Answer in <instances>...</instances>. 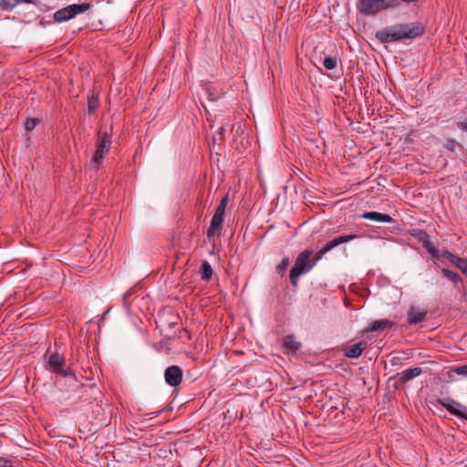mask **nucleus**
Segmentation results:
<instances>
[{
    "label": "nucleus",
    "instance_id": "1",
    "mask_svg": "<svg viewBox=\"0 0 467 467\" xmlns=\"http://www.w3.org/2000/svg\"><path fill=\"white\" fill-rule=\"evenodd\" d=\"M424 33V26L420 22L399 23L386 26L376 33L380 43H392L404 39H414Z\"/></svg>",
    "mask_w": 467,
    "mask_h": 467
},
{
    "label": "nucleus",
    "instance_id": "2",
    "mask_svg": "<svg viewBox=\"0 0 467 467\" xmlns=\"http://www.w3.org/2000/svg\"><path fill=\"white\" fill-rule=\"evenodd\" d=\"M313 252L306 249L296 257L294 266L290 270V281L293 285H296L300 275L308 273L319 261L317 260V254L311 259Z\"/></svg>",
    "mask_w": 467,
    "mask_h": 467
},
{
    "label": "nucleus",
    "instance_id": "3",
    "mask_svg": "<svg viewBox=\"0 0 467 467\" xmlns=\"http://www.w3.org/2000/svg\"><path fill=\"white\" fill-rule=\"evenodd\" d=\"M89 3L72 4L54 13L53 18L56 23L67 22L79 14L85 13L90 8Z\"/></svg>",
    "mask_w": 467,
    "mask_h": 467
},
{
    "label": "nucleus",
    "instance_id": "4",
    "mask_svg": "<svg viewBox=\"0 0 467 467\" xmlns=\"http://www.w3.org/2000/svg\"><path fill=\"white\" fill-rule=\"evenodd\" d=\"M46 368L48 371L60 375L62 377H72L76 379L72 369L66 367V360L64 356L60 355L57 352H54L48 357Z\"/></svg>",
    "mask_w": 467,
    "mask_h": 467
},
{
    "label": "nucleus",
    "instance_id": "5",
    "mask_svg": "<svg viewBox=\"0 0 467 467\" xmlns=\"http://www.w3.org/2000/svg\"><path fill=\"white\" fill-rule=\"evenodd\" d=\"M438 403L444 407L451 415L467 420V408L451 398H443L438 400Z\"/></svg>",
    "mask_w": 467,
    "mask_h": 467
},
{
    "label": "nucleus",
    "instance_id": "6",
    "mask_svg": "<svg viewBox=\"0 0 467 467\" xmlns=\"http://www.w3.org/2000/svg\"><path fill=\"white\" fill-rule=\"evenodd\" d=\"M111 146V138L107 132H104L100 135L99 140L98 141L97 150L92 157V163L99 164L104 155L109 152Z\"/></svg>",
    "mask_w": 467,
    "mask_h": 467
},
{
    "label": "nucleus",
    "instance_id": "7",
    "mask_svg": "<svg viewBox=\"0 0 467 467\" xmlns=\"http://www.w3.org/2000/svg\"><path fill=\"white\" fill-rule=\"evenodd\" d=\"M358 238L357 234H348L341 235L336 237L329 242H327L317 253V260H321L322 257L328 252H330L335 247L338 246L341 244L348 243L354 239Z\"/></svg>",
    "mask_w": 467,
    "mask_h": 467
},
{
    "label": "nucleus",
    "instance_id": "8",
    "mask_svg": "<svg viewBox=\"0 0 467 467\" xmlns=\"http://www.w3.org/2000/svg\"><path fill=\"white\" fill-rule=\"evenodd\" d=\"M182 369L177 365L170 366L164 371L165 382L171 387L180 385L182 380Z\"/></svg>",
    "mask_w": 467,
    "mask_h": 467
},
{
    "label": "nucleus",
    "instance_id": "9",
    "mask_svg": "<svg viewBox=\"0 0 467 467\" xmlns=\"http://www.w3.org/2000/svg\"><path fill=\"white\" fill-rule=\"evenodd\" d=\"M357 8L360 14L365 16H374L379 13L376 0H359Z\"/></svg>",
    "mask_w": 467,
    "mask_h": 467
},
{
    "label": "nucleus",
    "instance_id": "10",
    "mask_svg": "<svg viewBox=\"0 0 467 467\" xmlns=\"http://www.w3.org/2000/svg\"><path fill=\"white\" fill-rule=\"evenodd\" d=\"M367 347L368 343L366 341H359L348 348H344V356L348 358H358L362 355Z\"/></svg>",
    "mask_w": 467,
    "mask_h": 467
},
{
    "label": "nucleus",
    "instance_id": "11",
    "mask_svg": "<svg viewBox=\"0 0 467 467\" xmlns=\"http://www.w3.org/2000/svg\"><path fill=\"white\" fill-rule=\"evenodd\" d=\"M428 314L426 309H420L415 306H411L408 311V323L410 325H416L422 322Z\"/></svg>",
    "mask_w": 467,
    "mask_h": 467
},
{
    "label": "nucleus",
    "instance_id": "12",
    "mask_svg": "<svg viewBox=\"0 0 467 467\" xmlns=\"http://www.w3.org/2000/svg\"><path fill=\"white\" fill-rule=\"evenodd\" d=\"M361 217L363 219L378 222V223H392L393 218L386 213H381L379 212H366L362 213Z\"/></svg>",
    "mask_w": 467,
    "mask_h": 467
},
{
    "label": "nucleus",
    "instance_id": "13",
    "mask_svg": "<svg viewBox=\"0 0 467 467\" xmlns=\"http://www.w3.org/2000/svg\"><path fill=\"white\" fill-rule=\"evenodd\" d=\"M422 373L420 367L410 368L402 371L400 379V383H406Z\"/></svg>",
    "mask_w": 467,
    "mask_h": 467
},
{
    "label": "nucleus",
    "instance_id": "14",
    "mask_svg": "<svg viewBox=\"0 0 467 467\" xmlns=\"http://www.w3.org/2000/svg\"><path fill=\"white\" fill-rule=\"evenodd\" d=\"M284 347L288 351L296 352L301 348V343L293 335H288L284 338Z\"/></svg>",
    "mask_w": 467,
    "mask_h": 467
},
{
    "label": "nucleus",
    "instance_id": "15",
    "mask_svg": "<svg viewBox=\"0 0 467 467\" xmlns=\"http://www.w3.org/2000/svg\"><path fill=\"white\" fill-rule=\"evenodd\" d=\"M392 322L388 319L375 321L372 326L367 329V332L381 331L386 327H391Z\"/></svg>",
    "mask_w": 467,
    "mask_h": 467
},
{
    "label": "nucleus",
    "instance_id": "16",
    "mask_svg": "<svg viewBox=\"0 0 467 467\" xmlns=\"http://www.w3.org/2000/svg\"><path fill=\"white\" fill-rule=\"evenodd\" d=\"M441 272L443 275L449 279L450 281L453 282L454 285H459L460 283H462V277L455 272H452L447 268H442Z\"/></svg>",
    "mask_w": 467,
    "mask_h": 467
},
{
    "label": "nucleus",
    "instance_id": "17",
    "mask_svg": "<svg viewBox=\"0 0 467 467\" xmlns=\"http://www.w3.org/2000/svg\"><path fill=\"white\" fill-rule=\"evenodd\" d=\"M416 239H418L423 246L430 243V235L424 230H413L411 234Z\"/></svg>",
    "mask_w": 467,
    "mask_h": 467
},
{
    "label": "nucleus",
    "instance_id": "18",
    "mask_svg": "<svg viewBox=\"0 0 467 467\" xmlns=\"http://www.w3.org/2000/svg\"><path fill=\"white\" fill-rule=\"evenodd\" d=\"M213 268L209 262L203 261L201 265V275L203 280H209L213 275Z\"/></svg>",
    "mask_w": 467,
    "mask_h": 467
},
{
    "label": "nucleus",
    "instance_id": "19",
    "mask_svg": "<svg viewBox=\"0 0 467 467\" xmlns=\"http://www.w3.org/2000/svg\"><path fill=\"white\" fill-rule=\"evenodd\" d=\"M99 106V100L97 95L92 93L88 97V110L89 113L94 112Z\"/></svg>",
    "mask_w": 467,
    "mask_h": 467
},
{
    "label": "nucleus",
    "instance_id": "20",
    "mask_svg": "<svg viewBox=\"0 0 467 467\" xmlns=\"http://www.w3.org/2000/svg\"><path fill=\"white\" fill-rule=\"evenodd\" d=\"M376 3L379 13L395 6L393 0H376Z\"/></svg>",
    "mask_w": 467,
    "mask_h": 467
},
{
    "label": "nucleus",
    "instance_id": "21",
    "mask_svg": "<svg viewBox=\"0 0 467 467\" xmlns=\"http://www.w3.org/2000/svg\"><path fill=\"white\" fill-rule=\"evenodd\" d=\"M323 65L326 69L332 70L336 68L337 65V59L336 57H327L324 59Z\"/></svg>",
    "mask_w": 467,
    "mask_h": 467
},
{
    "label": "nucleus",
    "instance_id": "22",
    "mask_svg": "<svg viewBox=\"0 0 467 467\" xmlns=\"http://www.w3.org/2000/svg\"><path fill=\"white\" fill-rule=\"evenodd\" d=\"M17 0H1V8L3 10H12L17 6Z\"/></svg>",
    "mask_w": 467,
    "mask_h": 467
},
{
    "label": "nucleus",
    "instance_id": "23",
    "mask_svg": "<svg viewBox=\"0 0 467 467\" xmlns=\"http://www.w3.org/2000/svg\"><path fill=\"white\" fill-rule=\"evenodd\" d=\"M223 216L224 215H223V214L214 213V214L211 220L212 226L221 228L223 222Z\"/></svg>",
    "mask_w": 467,
    "mask_h": 467
},
{
    "label": "nucleus",
    "instance_id": "24",
    "mask_svg": "<svg viewBox=\"0 0 467 467\" xmlns=\"http://www.w3.org/2000/svg\"><path fill=\"white\" fill-rule=\"evenodd\" d=\"M288 265H289V258L288 257L283 258L282 261L280 262V264L276 267L277 272L281 275H284L286 271Z\"/></svg>",
    "mask_w": 467,
    "mask_h": 467
},
{
    "label": "nucleus",
    "instance_id": "25",
    "mask_svg": "<svg viewBox=\"0 0 467 467\" xmlns=\"http://www.w3.org/2000/svg\"><path fill=\"white\" fill-rule=\"evenodd\" d=\"M467 276V258H460L455 265Z\"/></svg>",
    "mask_w": 467,
    "mask_h": 467
},
{
    "label": "nucleus",
    "instance_id": "26",
    "mask_svg": "<svg viewBox=\"0 0 467 467\" xmlns=\"http://www.w3.org/2000/svg\"><path fill=\"white\" fill-rule=\"evenodd\" d=\"M451 371L457 375L467 377V365L454 367Z\"/></svg>",
    "mask_w": 467,
    "mask_h": 467
},
{
    "label": "nucleus",
    "instance_id": "27",
    "mask_svg": "<svg viewBox=\"0 0 467 467\" xmlns=\"http://www.w3.org/2000/svg\"><path fill=\"white\" fill-rule=\"evenodd\" d=\"M442 254L454 265H456L457 260H459L461 258L458 255L453 254L452 253H451L448 250H444Z\"/></svg>",
    "mask_w": 467,
    "mask_h": 467
},
{
    "label": "nucleus",
    "instance_id": "28",
    "mask_svg": "<svg viewBox=\"0 0 467 467\" xmlns=\"http://www.w3.org/2000/svg\"><path fill=\"white\" fill-rule=\"evenodd\" d=\"M427 251L428 253L434 258H437L439 256L438 254V249L431 244V242L429 244H427L425 246H423Z\"/></svg>",
    "mask_w": 467,
    "mask_h": 467
},
{
    "label": "nucleus",
    "instance_id": "29",
    "mask_svg": "<svg viewBox=\"0 0 467 467\" xmlns=\"http://www.w3.org/2000/svg\"><path fill=\"white\" fill-rule=\"evenodd\" d=\"M37 119H27L26 121L25 122V128L26 130H33L36 124H37Z\"/></svg>",
    "mask_w": 467,
    "mask_h": 467
},
{
    "label": "nucleus",
    "instance_id": "30",
    "mask_svg": "<svg viewBox=\"0 0 467 467\" xmlns=\"http://www.w3.org/2000/svg\"><path fill=\"white\" fill-rule=\"evenodd\" d=\"M0 467H13V462L7 458L0 457Z\"/></svg>",
    "mask_w": 467,
    "mask_h": 467
},
{
    "label": "nucleus",
    "instance_id": "31",
    "mask_svg": "<svg viewBox=\"0 0 467 467\" xmlns=\"http://www.w3.org/2000/svg\"><path fill=\"white\" fill-rule=\"evenodd\" d=\"M227 203H228V194L224 195L221 201H220V203L218 205L223 207V208H226L227 206Z\"/></svg>",
    "mask_w": 467,
    "mask_h": 467
},
{
    "label": "nucleus",
    "instance_id": "32",
    "mask_svg": "<svg viewBox=\"0 0 467 467\" xmlns=\"http://www.w3.org/2000/svg\"><path fill=\"white\" fill-rule=\"evenodd\" d=\"M227 203H228V194L224 195L221 201H220V203L218 205L223 207V208H226L227 206Z\"/></svg>",
    "mask_w": 467,
    "mask_h": 467
},
{
    "label": "nucleus",
    "instance_id": "33",
    "mask_svg": "<svg viewBox=\"0 0 467 467\" xmlns=\"http://www.w3.org/2000/svg\"><path fill=\"white\" fill-rule=\"evenodd\" d=\"M219 227H213L212 224L210 223V226L207 230V236L208 237H211L213 235H214L215 234V230L218 229Z\"/></svg>",
    "mask_w": 467,
    "mask_h": 467
},
{
    "label": "nucleus",
    "instance_id": "34",
    "mask_svg": "<svg viewBox=\"0 0 467 467\" xmlns=\"http://www.w3.org/2000/svg\"><path fill=\"white\" fill-rule=\"evenodd\" d=\"M215 213H219V214H223V215H224L225 208H223V207H222V206L218 205V206L216 207V209H215Z\"/></svg>",
    "mask_w": 467,
    "mask_h": 467
},
{
    "label": "nucleus",
    "instance_id": "35",
    "mask_svg": "<svg viewBox=\"0 0 467 467\" xmlns=\"http://www.w3.org/2000/svg\"><path fill=\"white\" fill-rule=\"evenodd\" d=\"M461 129L464 131H467V119L461 123Z\"/></svg>",
    "mask_w": 467,
    "mask_h": 467
},
{
    "label": "nucleus",
    "instance_id": "36",
    "mask_svg": "<svg viewBox=\"0 0 467 467\" xmlns=\"http://www.w3.org/2000/svg\"><path fill=\"white\" fill-rule=\"evenodd\" d=\"M16 2H17V5H18L19 4H22V3H26V4H31V3H33V1H32V0H17Z\"/></svg>",
    "mask_w": 467,
    "mask_h": 467
},
{
    "label": "nucleus",
    "instance_id": "37",
    "mask_svg": "<svg viewBox=\"0 0 467 467\" xmlns=\"http://www.w3.org/2000/svg\"><path fill=\"white\" fill-rule=\"evenodd\" d=\"M161 410H159V411L153 412V413H151V414L153 415V417H157L158 415H160V413H161Z\"/></svg>",
    "mask_w": 467,
    "mask_h": 467
}]
</instances>
